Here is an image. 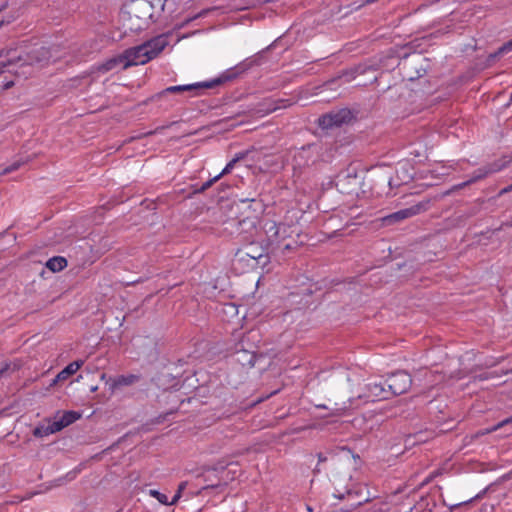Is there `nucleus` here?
<instances>
[{"label": "nucleus", "instance_id": "nucleus-18", "mask_svg": "<svg viewBox=\"0 0 512 512\" xmlns=\"http://www.w3.org/2000/svg\"><path fill=\"white\" fill-rule=\"evenodd\" d=\"M148 494H149L151 497H153V498L157 499V500H158V502H159V503H161V504H163V505H171V504H170V501H169V499H168V497H167V495H166V494H164V493L159 492L158 490L150 489V490L148 491Z\"/></svg>", "mask_w": 512, "mask_h": 512}, {"label": "nucleus", "instance_id": "nucleus-16", "mask_svg": "<svg viewBox=\"0 0 512 512\" xmlns=\"http://www.w3.org/2000/svg\"><path fill=\"white\" fill-rule=\"evenodd\" d=\"M46 267L52 272H60L67 267V260L62 256H55L46 262Z\"/></svg>", "mask_w": 512, "mask_h": 512}, {"label": "nucleus", "instance_id": "nucleus-11", "mask_svg": "<svg viewBox=\"0 0 512 512\" xmlns=\"http://www.w3.org/2000/svg\"><path fill=\"white\" fill-rule=\"evenodd\" d=\"M212 85L208 82H199V83H193V84H186V85H177V86H170L167 87L165 90H163V94H174V93H182V92H189L193 96L197 95V91L203 88H211Z\"/></svg>", "mask_w": 512, "mask_h": 512}, {"label": "nucleus", "instance_id": "nucleus-14", "mask_svg": "<svg viewBox=\"0 0 512 512\" xmlns=\"http://www.w3.org/2000/svg\"><path fill=\"white\" fill-rule=\"evenodd\" d=\"M81 417V415L78 412L75 411H66L63 413L61 418L57 421H53L54 423V430L61 431L63 428L69 426L70 424L74 423L76 420H78Z\"/></svg>", "mask_w": 512, "mask_h": 512}, {"label": "nucleus", "instance_id": "nucleus-26", "mask_svg": "<svg viewBox=\"0 0 512 512\" xmlns=\"http://www.w3.org/2000/svg\"><path fill=\"white\" fill-rule=\"evenodd\" d=\"M509 192H512V184H511V185H508L507 187H504L503 189H501V190L499 191V194H498V195H499V196H502V195H505V194H507V193H509Z\"/></svg>", "mask_w": 512, "mask_h": 512}, {"label": "nucleus", "instance_id": "nucleus-6", "mask_svg": "<svg viewBox=\"0 0 512 512\" xmlns=\"http://www.w3.org/2000/svg\"><path fill=\"white\" fill-rule=\"evenodd\" d=\"M351 119V112L348 109H341L321 116L318 123L323 129H329L334 126H341L344 123H348Z\"/></svg>", "mask_w": 512, "mask_h": 512}, {"label": "nucleus", "instance_id": "nucleus-28", "mask_svg": "<svg viewBox=\"0 0 512 512\" xmlns=\"http://www.w3.org/2000/svg\"><path fill=\"white\" fill-rule=\"evenodd\" d=\"M318 408L326 409L327 407L325 405H317Z\"/></svg>", "mask_w": 512, "mask_h": 512}, {"label": "nucleus", "instance_id": "nucleus-7", "mask_svg": "<svg viewBox=\"0 0 512 512\" xmlns=\"http://www.w3.org/2000/svg\"><path fill=\"white\" fill-rule=\"evenodd\" d=\"M146 48L143 47V43L141 45L126 49L122 55L125 61L124 69H127L131 66L143 65L149 62V57H147Z\"/></svg>", "mask_w": 512, "mask_h": 512}, {"label": "nucleus", "instance_id": "nucleus-24", "mask_svg": "<svg viewBox=\"0 0 512 512\" xmlns=\"http://www.w3.org/2000/svg\"><path fill=\"white\" fill-rule=\"evenodd\" d=\"M345 410L346 408L345 407H342V408H333L331 409V413L329 414L330 416H342L345 414Z\"/></svg>", "mask_w": 512, "mask_h": 512}, {"label": "nucleus", "instance_id": "nucleus-22", "mask_svg": "<svg viewBox=\"0 0 512 512\" xmlns=\"http://www.w3.org/2000/svg\"><path fill=\"white\" fill-rule=\"evenodd\" d=\"M219 179H220V178H219V176L217 175V176H215L214 178H212V179H210V180L206 181L205 183H203V185L201 186V188H200V190H199V191H200V192H204V191H206L207 189H209V188H210V187H211V186H212L216 181H218Z\"/></svg>", "mask_w": 512, "mask_h": 512}, {"label": "nucleus", "instance_id": "nucleus-5", "mask_svg": "<svg viewBox=\"0 0 512 512\" xmlns=\"http://www.w3.org/2000/svg\"><path fill=\"white\" fill-rule=\"evenodd\" d=\"M509 162H510V160L503 158V159L496 160L490 164H487V165L475 170L472 174V177L468 181L460 184L458 187L463 188L471 183H474L476 181L484 179L488 175L497 173V172L503 170L504 168H506L507 165L509 164Z\"/></svg>", "mask_w": 512, "mask_h": 512}, {"label": "nucleus", "instance_id": "nucleus-8", "mask_svg": "<svg viewBox=\"0 0 512 512\" xmlns=\"http://www.w3.org/2000/svg\"><path fill=\"white\" fill-rule=\"evenodd\" d=\"M367 402H375L390 398L385 381L370 382L365 386V393L360 395Z\"/></svg>", "mask_w": 512, "mask_h": 512}, {"label": "nucleus", "instance_id": "nucleus-20", "mask_svg": "<svg viewBox=\"0 0 512 512\" xmlns=\"http://www.w3.org/2000/svg\"><path fill=\"white\" fill-rule=\"evenodd\" d=\"M23 164H24V162H22V161H16L13 164H11V165L5 167L3 170H1L0 175L9 174V173L17 170Z\"/></svg>", "mask_w": 512, "mask_h": 512}, {"label": "nucleus", "instance_id": "nucleus-27", "mask_svg": "<svg viewBox=\"0 0 512 512\" xmlns=\"http://www.w3.org/2000/svg\"><path fill=\"white\" fill-rule=\"evenodd\" d=\"M14 85L13 81H9L4 85V89H9Z\"/></svg>", "mask_w": 512, "mask_h": 512}, {"label": "nucleus", "instance_id": "nucleus-13", "mask_svg": "<svg viewBox=\"0 0 512 512\" xmlns=\"http://www.w3.org/2000/svg\"><path fill=\"white\" fill-rule=\"evenodd\" d=\"M124 64H125V61L123 59V55L120 54V55L111 57V58L107 59L106 61H104L103 63L97 65L95 67V71L100 72V73H106V72L115 70L119 67L121 69L125 70Z\"/></svg>", "mask_w": 512, "mask_h": 512}, {"label": "nucleus", "instance_id": "nucleus-21", "mask_svg": "<svg viewBox=\"0 0 512 512\" xmlns=\"http://www.w3.org/2000/svg\"><path fill=\"white\" fill-rule=\"evenodd\" d=\"M186 488V482H181L178 486V489H177V492L176 494L174 495V497L172 498V500L170 501V504L171 505H174L176 504L179 499L181 498L182 496V492L183 490Z\"/></svg>", "mask_w": 512, "mask_h": 512}, {"label": "nucleus", "instance_id": "nucleus-12", "mask_svg": "<svg viewBox=\"0 0 512 512\" xmlns=\"http://www.w3.org/2000/svg\"><path fill=\"white\" fill-rule=\"evenodd\" d=\"M84 365L83 360H76L68 364L63 370H61L56 377L53 379L50 386H54L59 382L67 380L70 376L75 374Z\"/></svg>", "mask_w": 512, "mask_h": 512}, {"label": "nucleus", "instance_id": "nucleus-1", "mask_svg": "<svg viewBox=\"0 0 512 512\" xmlns=\"http://www.w3.org/2000/svg\"><path fill=\"white\" fill-rule=\"evenodd\" d=\"M56 59L57 58H54L52 55V48L35 45L25 52L16 54V51H14V55H10L8 62L3 63V65L19 64L20 66H24L37 64L43 66L50 61H56Z\"/></svg>", "mask_w": 512, "mask_h": 512}, {"label": "nucleus", "instance_id": "nucleus-9", "mask_svg": "<svg viewBox=\"0 0 512 512\" xmlns=\"http://www.w3.org/2000/svg\"><path fill=\"white\" fill-rule=\"evenodd\" d=\"M168 44V34H161L144 42L143 47L146 48L145 50L147 52V57H149V61L158 57Z\"/></svg>", "mask_w": 512, "mask_h": 512}, {"label": "nucleus", "instance_id": "nucleus-30", "mask_svg": "<svg viewBox=\"0 0 512 512\" xmlns=\"http://www.w3.org/2000/svg\"><path fill=\"white\" fill-rule=\"evenodd\" d=\"M143 4H145V3L144 2H139V3L136 4V6H141Z\"/></svg>", "mask_w": 512, "mask_h": 512}, {"label": "nucleus", "instance_id": "nucleus-15", "mask_svg": "<svg viewBox=\"0 0 512 512\" xmlns=\"http://www.w3.org/2000/svg\"><path fill=\"white\" fill-rule=\"evenodd\" d=\"M139 376L135 374L129 375H120L111 380L110 389L112 391L122 387V386H130L136 383L139 380Z\"/></svg>", "mask_w": 512, "mask_h": 512}, {"label": "nucleus", "instance_id": "nucleus-17", "mask_svg": "<svg viewBox=\"0 0 512 512\" xmlns=\"http://www.w3.org/2000/svg\"><path fill=\"white\" fill-rule=\"evenodd\" d=\"M56 432H58V430H54V423L49 421L48 424L37 426L33 434L36 437H45Z\"/></svg>", "mask_w": 512, "mask_h": 512}, {"label": "nucleus", "instance_id": "nucleus-4", "mask_svg": "<svg viewBox=\"0 0 512 512\" xmlns=\"http://www.w3.org/2000/svg\"><path fill=\"white\" fill-rule=\"evenodd\" d=\"M385 384L391 398L406 393L411 387L412 378L405 371H397L385 380Z\"/></svg>", "mask_w": 512, "mask_h": 512}, {"label": "nucleus", "instance_id": "nucleus-25", "mask_svg": "<svg viewBox=\"0 0 512 512\" xmlns=\"http://www.w3.org/2000/svg\"><path fill=\"white\" fill-rule=\"evenodd\" d=\"M295 244L296 242L295 241H291V242H283L281 244V247L283 248V250H291L295 247Z\"/></svg>", "mask_w": 512, "mask_h": 512}, {"label": "nucleus", "instance_id": "nucleus-23", "mask_svg": "<svg viewBox=\"0 0 512 512\" xmlns=\"http://www.w3.org/2000/svg\"><path fill=\"white\" fill-rule=\"evenodd\" d=\"M511 50H512V39L510 41H508L506 44H504L501 48H499L497 54L503 55V54L508 53Z\"/></svg>", "mask_w": 512, "mask_h": 512}, {"label": "nucleus", "instance_id": "nucleus-29", "mask_svg": "<svg viewBox=\"0 0 512 512\" xmlns=\"http://www.w3.org/2000/svg\"><path fill=\"white\" fill-rule=\"evenodd\" d=\"M324 460H325V458H324V457H322V455L320 454V455H319V461H324Z\"/></svg>", "mask_w": 512, "mask_h": 512}, {"label": "nucleus", "instance_id": "nucleus-2", "mask_svg": "<svg viewBox=\"0 0 512 512\" xmlns=\"http://www.w3.org/2000/svg\"><path fill=\"white\" fill-rule=\"evenodd\" d=\"M234 261L243 264L248 269H256L265 267L269 262V256L263 246L250 243L237 250Z\"/></svg>", "mask_w": 512, "mask_h": 512}, {"label": "nucleus", "instance_id": "nucleus-19", "mask_svg": "<svg viewBox=\"0 0 512 512\" xmlns=\"http://www.w3.org/2000/svg\"><path fill=\"white\" fill-rule=\"evenodd\" d=\"M243 156H236L235 158H233L231 161H229L226 166L224 167V169L221 171L220 174H218L219 178H221L222 176L226 175V174H229L233 168L235 167L236 163L242 158Z\"/></svg>", "mask_w": 512, "mask_h": 512}, {"label": "nucleus", "instance_id": "nucleus-10", "mask_svg": "<svg viewBox=\"0 0 512 512\" xmlns=\"http://www.w3.org/2000/svg\"><path fill=\"white\" fill-rule=\"evenodd\" d=\"M420 212V206L416 205L413 207L405 208L402 210H399L397 212H394L390 215L385 216L382 221L386 225H390L396 222H400L402 220H405L407 218H410L412 216H415Z\"/></svg>", "mask_w": 512, "mask_h": 512}, {"label": "nucleus", "instance_id": "nucleus-3", "mask_svg": "<svg viewBox=\"0 0 512 512\" xmlns=\"http://www.w3.org/2000/svg\"><path fill=\"white\" fill-rule=\"evenodd\" d=\"M265 227L268 240L272 245H276L279 248L284 241L296 233L295 227L285 223L270 221L266 223Z\"/></svg>", "mask_w": 512, "mask_h": 512}]
</instances>
